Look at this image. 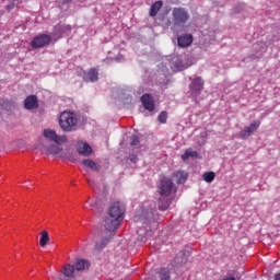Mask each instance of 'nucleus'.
<instances>
[{
  "label": "nucleus",
  "instance_id": "nucleus-1",
  "mask_svg": "<svg viewBox=\"0 0 280 280\" xmlns=\"http://www.w3.org/2000/svg\"><path fill=\"white\" fill-rule=\"evenodd\" d=\"M125 213L126 208L121 202L115 201L110 205L108 215L105 219V229L108 233H115L121 226Z\"/></svg>",
  "mask_w": 280,
  "mask_h": 280
},
{
  "label": "nucleus",
  "instance_id": "nucleus-2",
  "mask_svg": "<svg viewBox=\"0 0 280 280\" xmlns=\"http://www.w3.org/2000/svg\"><path fill=\"white\" fill-rule=\"evenodd\" d=\"M59 126L63 132L78 130V115L71 110H65L59 116Z\"/></svg>",
  "mask_w": 280,
  "mask_h": 280
},
{
  "label": "nucleus",
  "instance_id": "nucleus-3",
  "mask_svg": "<svg viewBox=\"0 0 280 280\" xmlns=\"http://www.w3.org/2000/svg\"><path fill=\"white\" fill-rule=\"evenodd\" d=\"M158 192L160 196H172V194H176V188L174 187V182L170 177H163L160 180V184L158 186Z\"/></svg>",
  "mask_w": 280,
  "mask_h": 280
},
{
  "label": "nucleus",
  "instance_id": "nucleus-4",
  "mask_svg": "<svg viewBox=\"0 0 280 280\" xmlns=\"http://www.w3.org/2000/svg\"><path fill=\"white\" fill-rule=\"evenodd\" d=\"M172 16L176 27H183L189 21V12L184 8H174Z\"/></svg>",
  "mask_w": 280,
  "mask_h": 280
},
{
  "label": "nucleus",
  "instance_id": "nucleus-5",
  "mask_svg": "<svg viewBox=\"0 0 280 280\" xmlns=\"http://www.w3.org/2000/svg\"><path fill=\"white\" fill-rule=\"evenodd\" d=\"M49 43H51V36L47 34H39L33 38L31 47H33V49H40L43 47H47Z\"/></svg>",
  "mask_w": 280,
  "mask_h": 280
},
{
  "label": "nucleus",
  "instance_id": "nucleus-6",
  "mask_svg": "<svg viewBox=\"0 0 280 280\" xmlns=\"http://www.w3.org/2000/svg\"><path fill=\"white\" fill-rule=\"evenodd\" d=\"M260 125L261 122L259 121H253L249 126L244 127V129L238 132L240 139H248L253 132H257Z\"/></svg>",
  "mask_w": 280,
  "mask_h": 280
},
{
  "label": "nucleus",
  "instance_id": "nucleus-7",
  "mask_svg": "<svg viewBox=\"0 0 280 280\" xmlns=\"http://www.w3.org/2000/svg\"><path fill=\"white\" fill-rule=\"evenodd\" d=\"M140 100L145 110H149V113L154 112L156 105L154 104V97H152L151 94H143Z\"/></svg>",
  "mask_w": 280,
  "mask_h": 280
},
{
  "label": "nucleus",
  "instance_id": "nucleus-8",
  "mask_svg": "<svg viewBox=\"0 0 280 280\" xmlns=\"http://www.w3.org/2000/svg\"><path fill=\"white\" fill-rule=\"evenodd\" d=\"M83 80L85 82H97L100 80V72L95 68H90L84 72Z\"/></svg>",
  "mask_w": 280,
  "mask_h": 280
},
{
  "label": "nucleus",
  "instance_id": "nucleus-9",
  "mask_svg": "<svg viewBox=\"0 0 280 280\" xmlns=\"http://www.w3.org/2000/svg\"><path fill=\"white\" fill-rule=\"evenodd\" d=\"M194 43V35L191 34H184L177 37V45L178 47H189Z\"/></svg>",
  "mask_w": 280,
  "mask_h": 280
},
{
  "label": "nucleus",
  "instance_id": "nucleus-10",
  "mask_svg": "<svg viewBox=\"0 0 280 280\" xmlns=\"http://www.w3.org/2000/svg\"><path fill=\"white\" fill-rule=\"evenodd\" d=\"M44 137L46 139H50V141H54L55 143H60V141H67V137H58L55 130L51 129H45L44 130Z\"/></svg>",
  "mask_w": 280,
  "mask_h": 280
},
{
  "label": "nucleus",
  "instance_id": "nucleus-11",
  "mask_svg": "<svg viewBox=\"0 0 280 280\" xmlns=\"http://www.w3.org/2000/svg\"><path fill=\"white\" fill-rule=\"evenodd\" d=\"M78 152L81 156H91L93 154V148L86 142H78Z\"/></svg>",
  "mask_w": 280,
  "mask_h": 280
},
{
  "label": "nucleus",
  "instance_id": "nucleus-12",
  "mask_svg": "<svg viewBox=\"0 0 280 280\" xmlns=\"http://www.w3.org/2000/svg\"><path fill=\"white\" fill-rule=\"evenodd\" d=\"M24 108H26V110H34V108H38V98L36 95H28L25 98Z\"/></svg>",
  "mask_w": 280,
  "mask_h": 280
},
{
  "label": "nucleus",
  "instance_id": "nucleus-13",
  "mask_svg": "<svg viewBox=\"0 0 280 280\" xmlns=\"http://www.w3.org/2000/svg\"><path fill=\"white\" fill-rule=\"evenodd\" d=\"M203 86L205 82H202V78L200 77L195 78L190 84V89L194 91V93H200Z\"/></svg>",
  "mask_w": 280,
  "mask_h": 280
},
{
  "label": "nucleus",
  "instance_id": "nucleus-14",
  "mask_svg": "<svg viewBox=\"0 0 280 280\" xmlns=\"http://www.w3.org/2000/svg\"><path fill=\"white\" fill-rule=\"evenodd\" d=\"M114 235L115 234H107L100 242H97L95 245L96 250H104V248L108 246L110 240H113Z\"/></svg>",
  "mask_w": 280,
  "mask_h": 280
},
{
  "label": "nucleus",
  "instance_id": "nucleus-15",
  "mask_svg": "<svg viewBox=\"0 0 280 280\" xmlns=\"http://www.w3.org/2000/svg\"><path fill=\"white\" fill-rule=\"evenodd\" d=\"M187 177L188 175L185 171H176L175 173H173V178H175L177 185H183V183H186Z\"/></svg>",
  "mask_w": 280,
  "mask_h": 280
},
{
  "label": "nucleus",
  "instance_id": "nucleus-16",
  "mask_svg": "<svg viewBox=\"0 0 280 280\" xmlns=\"http://www.w3.org/2000/svg\"><path fill=\"white\" fill-rule=\"evenodd\" d=\"M161 8H163V1H161V0L155 1L150 8L149 15L156 16L159 14Z\"/></svg>",
  "mask_w": 280,
  "mask_h": 280
},
{
  "label": "nucleus",
  "instance_id": "nucleus-17",
  "mask_svg": "<svg viewBox=\"0 0 280 280\" xmlns=\"http://www.w3.org/2000/svg\"><path fill=\"white\" fill-rule=\"evenodd\" d=\"M82 164L85 167H90V170H93L94 172H100V170H102V166H100V164L93 160H83Z\"/></svg>",
  "mask_w": 280,
  "mask_h": 280
},
{
  "label": "nucleus",
  "instance_id": "nucleus-18",
  "mask_svg": "<svg viewBox=\"0 0 280 280\" xmlns=\"http://www.w3.org/2000/svg\"><path fill=\"white\" fill-rule=\"evenodd\" d=\"M86 268H89V261L84 259L78 260L74 265V270L78 271L86 270Z\"/></svg>",
  "mask_w": 280,
  "mask_h": 280
},
{
  "label": "nucleus",
  "instance_id": "nucleus-19",
  "mask_svg": "<svg viewBox=\"0 0 280 280\" xmlns=\"http://www.w3.org/2000/svg\"><path fill=\"white\" fill-rule=\"evenodd\" d=\"M46 244H49V233L47 231H42L40 232L39 245L42 247H45Z\"/></svg>",
  "mask_w": 280,
  "mask_h": 280
},
{
  "label": "nucleus",
  "instance_id": "nucleus-20",
  "mask_svg": "<svg viewBox=\"0 0 280 280\" xmlns=\"http://www.w3.org/2000/svg\"><path fill=\"white\" fill-rule=\"evenodd\" d=\"M189 156H191L192 159H196V156H198V152L191 150V149H187L185 151V153L182 155L183 161H187V159H189Z\"/></svg>",
  "mask_w": 280,
  "mask_h": 280
},
{
  "label": "nucleus",
  "instance_id": "nucleus-21",
  "mask_svg": "<svg viewBox=\"0 0 280 280\" xmlns=\"http://www.w3.org/2000/svg\"><path fill=\"white\" fill-rule=\"evenodd\" d=\"M62 149H60V147L56 145V144H52L50 147L47 148L46 150V154H60Z\"/></svg>",
  "mask_w": 280,
  "mask_h": 280
},
{
  "label": "nucleus",
  "instance_id": "nucleus-22",
  "mask_svg": "<svg viewBox=\"0 0 280 280\" xmlns=\"http://www.w3.org/2000/svg\"><path fill=\"white\" fill-rule=\"evenodd\" d=\"M202 178L206 183H213V180H215V173L214 172H206V173H203Z\"/></svg>",
  "mask_w": 280,
  "mask_h": 280
},
{
  "label": "nucleus",
  "instance_id": "nucleus-23",
  "mask_svg": "<svg viewBox=\"0 0 280 280\" xmlns=\"http://www.w3.org/2000/svg\"><path fill=\"white\" fill-rule=\"evenodd\" d=\"M73 272H75V267L71 265H66L63 267L65 277H73Z\"/></svg>",
  "mask_w": 280,
  "mask_h": 280
},
{
  "label": "nucleus",
  "instance_id": "nucleus-24",
  "mask_svg": "<svg viewBox=\"0 0 280 280\" xmlns=\"http://www.w3.org/2000/svg\"><path fill=\"white\" fill-rule=\"evenodd\" d=\"M86 205L85 206V209H90L91 211H100V208H97V201H93L91 199H88L86 201Z\"/></svg>",
  "mask_w": 280,
  "mask_h": 280
},
{
  "label": "nucleus",
  "instance_id": "nucleus-25",
  "mask_svg": "<svg viewBox=\"0 0 280 280\" xmlns=\"http://www.w3.org/2000/svg\"><path fill=\"white\" fill-rule=\"evenodd\" d=\"M160 279L161 280H170V270L166 268H162L159 271Z\"/></svg>",
  "mask_w": 280,
  "mask_h": 280
},
{
  "label": "nucleus",
  "instance_id": "nucleus-26",
  "mask_svg": "<svg viewBox=\"0 0 280 280\" xmlns=\"http://www.w3.org/2000/svg\"><path fill=\"white\" fill-rule=\"evenodd\" d=\"M168 208H170V201L165 200L163 202V199H160V201H159V209H160V211H167Z\"/></svg>",
  "mask_w": 280,
  "mask_h": 280
},
{
  "label": "nucleus",
  "instance_id": "nucleus-27",
  "mask_svg": "<svg viewBox=\"0 0 280 280\" xmlns=\"http://www.w3.org/2000/svg\"><path fill=\"white\" fill-rule=\"evenodd\" d=\"M61 159H67L71 163H75V156H73V152L67 151L63 155H61Z\"/></svg>",
  "mask_w": 280,
  "mask_h": 280
},
{
  "label": "nucleus",
  "instance_id": "nucleus-28",
  "mask_svg": "<svg viewBox=\"0 0 280 280\" xmlns=\"http://www.w3.org/2000/svg\"><path fill=\"white\" fill-rule=\"evenodd\" d=\"M158 120L160 121V124H167V112H161Z\"/></svg>",
  "mask_w": 280,
  "mask_h": 280
},
{
  "label": "nucleus",
  "instance_id": "nucleus-29",
  "mask_svg": "<svg viewBox=\"0 0 280 280\" xmlns=\"http://www.w3.org/2000/svg\"><path fill=\"white\" fill-rule=\"evenodd\" d=\"M140 141H139V136H131L130 137V145L135 147V145H139Z\"/></svg>",
  "mask_w": 280,
  "mask_h": 280
},
{
  "label": "nucleus",
  "instance_id": "nucleus-30",
  "mask_svg": "<svg viewBox=\"0 0 280 280\" xmlns=\"http://www.w3.org/2000/svg\"><path fill=\"white\" fill-rule=\"evenodd\" d=\"M174 68L177 69V71H184L185 66H183V62L180 61H175Z\"/></svg>",
  "mask_w": 280,
  "mask_h": 280
},
{
  "label": "nucleus",
  "instance_id": "nucleus-31",
  "mask_svg": "<svg viewBox=\"0 0 280 280\" xmlns=\"http://www.w3.org/2000/svg\"><path fill=\"white\" fill-rule=\"evenodd\" d=\"M14 3L13 2H11L10 4H8L7 7H5V10H8V12H10L11 10H14Z\"/></svg>",
  "mask_w": 280,
  "mask_h": 280
},
{
  "label": "nucleus",
  "instance_id": "nucleus-32",
  "mask_svg": "<svg viewBox=\"0 0 280 280\" xmlns=\"http://www.w3.org/2000/svg\"><path fill=\"white\" fill-rule=\"evenodd\" d=\"M130 161H131V163H137V161H139V158H137V155H132L130 158Z\"/></svg>",
  "mask_w": 280,
  "mask_h": 280
},
{
  "label": "nucleus",
  "instance_id": "nucleus-33",
  "mask_svg": "<svg viewBox=\"0 0 280 280\" xmlns=\"http://www.w3.org/2000/svg\"><path fill=\"white\" fill-rule=\"evenodd\" d=\"M88 184L90 185V187H95V180L93 179H88Z\"/></svg>",
  "mask_w": 280,
  "mask_h": 280
},
{
  "label": "nucleus",
  "instance_id": "nucleus-34",
  "mask_svg": "<svg viewBox=\"0 0 280 280\" xmlns=\"http://www.w3.org/2000/svg\"><path fill=\"white\" fill-rule=\"evenodd\" d=\"M12 3H14V5H20V3H23V0H12Z\"/></svg>",
  "mask_w": 280,
  "mask_h": 280
},
{
  "label": "nucleus",
  "instance_id": "nucleus-35",
  "mask_svg": "<svg viewBox=\"0 0 280 280\" xmlns=\"http://www.w3.org/2000/svg\"><path fill=\"white\" fill-rule=\"evenodd\" d=\"M275 280H280V273L275 275Z\"/></svg>",
  "mask_w": 280,
  "mask_h": 280
},
{
  "label": "nucleus",
  "instance_id": "nucleus-36",
  "mask_svg": "<svg viewBox=\"0 0 280 280\" xmlns=\"http://www.w3.org/2000/svg\"><path fill=\"white\" fill-rule=\"evenodd\" d=\"M171 23H172V22H170V20H167V27H170Z\"/></svg>",
  "mask_w": 280,
  "mask_h": 280
}]
</instances>
